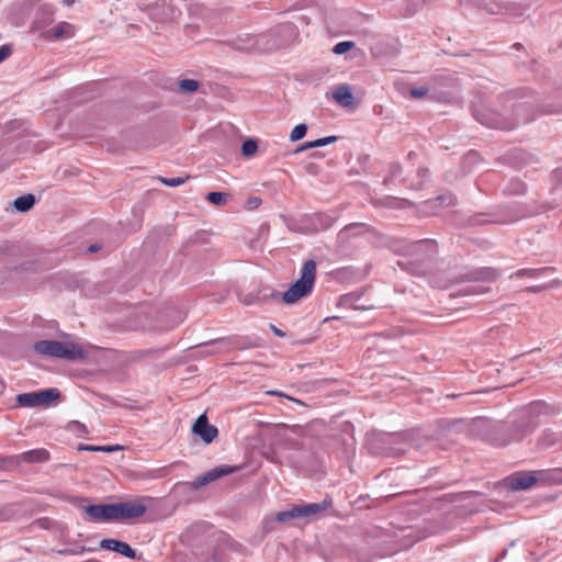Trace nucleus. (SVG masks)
Masks as SVG:
<instances>
[{
  "label": "nucleus",
  "mask_w": 562,
  "mask_h": 562,
  "mask_svg": "<svg viewBox=\"0 0 562 562\" xmlns=\"http://www.w3.org/2000/svg\"><path fill=\"white\" fill-rule=\"evenodd\" d=\"M543 470L516 473L507 479V487L510 491H527L536 483L544 484Z\"/></svg>",
  "instance_id": "6e6552de"
},
{
  "label": "nucleus",
  "mask_w": 562,
  "mask_h": 562,
  "mask_svg": "<svg viewBox=\"0 0 562 562\" xmlns=\"http://www.w3.org/2000/svg\"><path fill=\"white\" fill-rule=\"evenodd\" d=\"M85 512L92 521L115 520L113 504L89 505Z\"/></svg>",
  "instance_id": "ddd939ff"
},
{
  "label": "nucleus",
  "mask_w": 562,
  "mask_h": 562,
  "mask_svg": "<svg viewBox=\"0 0 562 562\" xmlns=\"http://www.w3.org/2000/svg\"><path fill=\"white\" fill-rule=\"evenodd\" d=\"M353 45L355 43L350 41L339 42L334 46L333 53L337 55H342L347 53L351 47H353Z\"/></svg>",
  "instance_id": "c85d7f7f"
},
{
  "label": "nucleus",
  "mask_w": 562,
  "mask_h": 562,
  "mask_svg": "<svg viewBox=\"0 0 562 562\" xmlns=\"http://www.w3.org/2000/svg\"><path fill=\"white\" fill-rule=\"evenodd\" d=\"M497 277H498V273H497V271H496V270H494V269H490V268H487V269H485V270H484L483 278H485V279H487V280L493 281V280H495Z\"/></svg>",
  "instance_id": "f704fd0d"
},
{
  "label": "nucleus",
  "mask_w": 562,
  "mask_h": 562,
  "mask_svg": "<svg viewBox=\"0 0 562 562\" xmlns=\"http://www.w3.org/2000/svg\"><path fill=\"white\" fill-rule=\"evenodd\" d=\"M361 228H362V225H361V224H357V223H353V224L347 225V226H345V227L339 232L338 237H339L340 239L347 238V237L349 236V234H350V233H358Z\"/></svg>",
  "instance_id": "cd10ccee"
},
{
  "label": "nucleus",
  "mask_w": 562,
  "mask_h": 562,
  "mask_svg": "<svg viewBox=\"0 0 562 562\" xmlns=\"http://www.w3.org/2000/svg\"><path fill=\"white\" fill-rule=\"evenodd\" d=\"M4 389H5V384H4V382L2 381V379L0 378V394H2V393H3Z\"/></svg>",
  "instance_id": "de8ad7c7"
},
{
  "label": "nucleus",
  "mask_w": 562,
  "mask_h": 562,
  "mask_svg": "<svg viewBox=\"0 0 562 562\" xmlns=\"http://www.w3.org/2000/svg\"><path fill=\"white\" fill-rule=\"evenodd\" d=\"M199 88V82L193 79H183L179 81V91L183 93L194 92Z\"/></svg>",
  "instance_id": "4be33fe9"
},
{
  "label": "nucleus",
  "mask_w": 562,
  "mask_h": 562,
  "mask_svg": "<svg viewBox=\"0 0 562 562\" xmlns=\"http://www.w3.org/2000/svg\"><path fill=\"white\" fill-rule=\"evenodd\" d=\"M295 35V26L291 23L278 25L259 35L241 34L231 43L237 50L269 52L286 45Z\"/></svg>",
  "instance_id": "f257e3e1"
},
{
  "label": "nucleus",
  "mask_w": 562,
  "mask_h": 562,
  "mask_svg": "<svg viewBox=\"0 0 562 562\" xmlns=\"http://www.w3.org/2000/svg\"><path fill=\"white\" fill-rule=\"evenodd\" d=\"M428 91L426 87H416L409 90V95L414 99H422L428 94Z\"/></svg>",
  "instance_id": "7c9ffc66"
},
{
  "label": "nucleus",
  "mask_w": 562,
  "mask_h": 562,
  "mask_svg": "<svg viewBox=\"0 0 562 562\" xmlns=\"http://www.w3.org/2000/svg\"><path fill=\"white\" fill-rule=\"evenodd\" d=\"M75 2V0H63V3L66 5V7H70Z\"/></svg>",
  "instance_id": "49530a36"
},
{
  "label": "nucleus",
  "mask_w": 562,
  "mask_h": 562,
  "mask_svg": "<svg viewBox=\"0 0 562 562\" xmlns=\"http://www.w3.org/2000/svg\"><path fill=\"white\" fill-rule=\"evenodd\" d=\"M258 150V145L255 139H247L241 145V153L245 157L254 156Z\"/></svg>",
  "instance_id": "5701e85b"
},
{
  "label": "nucleus",
  "mask_w": 562,
  "mask_h": 562,
  "mask_svg": "<svg viewBox=\"0 0 562 562\" xmlns=\"http://www.w3.org/2000/svg\"><path fill=\"white\" fill-rule=\"evenodd\" d=\"M391 171H392L393 176H395L401 171V168L398 165H393V166H391Z\"/></svg>",
  "instance_id": "c03bdc74"
},
{
  "label": "nucleus",
  "mask_w": 562,
  "mask_h": 562,
  "mask_svg": "<svg viewBox=\"0 0 562 562\" xmlns=\"http://www.w3.org/2000/svg\"><path fill=\"white\" fill-rule=\"evenodd\" d=\"M306 132H307V125L299 124L291 131L290 139L292 142H297L305 136Z\"/></svg>",
  "instance_id": "b1692460"
},
{
  "label": "nucleus",
  "mask_w": 562,
  "mask_h": 562,
  "mask_svg": "<svg viewBox=\"0 0 562 562\" xmlns=\"http://www.w3.org/2000/svg\"><path fill=\"white\" fill-rule=\"evenodd\" d=\"M271 330L273 331V334L278 337H284L285 334L284 331H282L281 329H279L278 327H276L274 325H271Z\"/></svg>",
  "instance_id": "58836bf2"
},
{
  "label": "nucleus",
  "mask_w": 562,
  "mask_h": 562,
  "mask_svg": "<svg viewBox=\"0 0 562 562\" xmlns=\"http://www.w3.org/2000/svg\"><path fill=\"white\" fill-rule=\"evenodd\" d=\"M259 203H260L259 199H256L255 201H252V204H255V205H258Z\"/></svg>",
  "instance_id": "8fccbe9b"
},
{
  "label": "nucleus",
  "mask_w": 562,
  "mask_h": 562,
  "mask_svg": "<svg viewBox=\"0 0 562 562\" xmlns=\"http://www.w3.org/2000/svg\"><path fill=\"white\" fill-rule=\"evenodd\" d=\"M266 394L270 395V396L283 397V398H286V400H289L291 402H294V403H296V404H299L301 406H306V404L303 401H301L299 398H295V397H292V396H290V395H288V394H285V393H283L281 391L268 390V391H266Z\"/></svg>",
  "instance_id": "a878e982"
},
{
  "label": "nucleus",
  "mask_w": 562,
  "mask_h": 562,
  "mask_svg": "<svg viewBox=\"0 0 562 562\" xmlns=\"http://www.w3.org/2000/svg\"><path fill=\"white\" fill-rule=\"evenodd\" d=\"M100 249H101V246H100V245H98V244L90 245V246H89V248H88V250H89L90 252H97V251H98V250H100Z\"/></svg>",
  "instance_id": "37998d69"
},
{
  "label": "nucleus",
  "mask_w": 562,
  "mask_h": 562,
  "mask_svg": "<svg viewBox=\"0 0 562 562\" xmlns=\"http://www.w3.org/2000/svg\"><path fill=\"white\" fill-rule=\"evenodd\" d=\"M331 505L328 501L322 503H310L303 505H295L286 510L279 512L276 515L277 521H288L297 518H314L321 512L327 509Z\"/></svg>",
  "instance_id": "20e7f679"
},
{
  "label": "nucleus",
  "mask_w": 562,
  "mask_h": 562,
  "mask_svg": "<svg viewBox=\"0 0 562 562\" xmlns=\"http://www.w3.org/2000/svg\"><path fill=\"white\" fill-rule=\"evenodd\" d=\"M453 200L454 198L450 193H447L438 195L431 203L439 202L440 204L450 205L453 203Z\"/></svg>",
  "instance_id": "2f4dec72"
},
{
  "label": "nucleus",
  "mask_w": 562,
  "mask_h": 562,
  "mask_svg": "<svg viewBox=\"0 0 562 562\" xmlns=\"http://www.w3.org/2000/svg\"><path fill=\"white\" fill-rule=\"evenodd\" d=\"M337 139V136H327V137H322V138H317L313 142H308L306 144H304L300 149L299 151H302V150H305V149H310V148H315V147H322V146H325V145H329L334 142H336Z\"/></svg>",
  "instance_id": "aec40b11"
},
{
  "label": "nucleus",
  "mask_w": 562,
  "mask_h": 562,
  "mask_svg": "<svg viewBox=\"0 0 562 562\" xmlns=\"http://www.w3.org/2000/svg\"><path fill=\"white\" fill-rule=\"evenodd\" d=\"M68 429L70 431L75 432L79 437L88 434V429H87L86 425L78 420L70 422L68 424Z\"/></svg>",
  "instance_id": "393cba45"
},
{
  "label": "nucleus",
  "mask_w": 562,
  "mask_h": 562,
  "mask_svg": "<svg viewBox=\"0 0 562 562\" xmlns=\"http://www.w3.org/2000/svg\"><path fill=\"white\" fill-rule=\"evenodd\" d=\"M422 172L425 176L427 173V169L422 170Z\"/></svg>",
  "instance_id": "603ef678"
},
{
  "label": "nucleus",
  "mask_w": 562,
  "mask_h": 562,
  "mask_svg": "<svg viewBox=\"0 0 562 562\" xmlns=\"http://www.w3.org/2000/svg\"><path fill=\"white\" fill-rule=\"evenodd\" d=\"M115 519H135L142 517L147 509L143 501L121 502L113 504Z\"/></svg>",
  "instance_id": "1a4fd4ad"
},
{
  "label": "nucleus",
  "mask_w": 562,
  "mask_h": 562,
  "mask_svg": "<svg viewBox=\"0 0 562 562\" xmlns=\"http://www.w3.org/2000/svg\"><path fill=\"white\" fill-rule=\"evenodd\" d=\"M514 184L516 186V188L514 190H510V193H522L525 191V184L520 181H516L514 182Z\"/></svg>",
  "instance_id": "4c0bfd02"
},
{
  "label": "nucleus",
  "mask_w": 562,
  "mask_h": 562,
  "mask_svg": "<svg viewBox=\"0 0 562 562\" xmlns=\"http://www.w3.org/2000/svg\"><path fill=\"white\" fill-rule=\"evenodd\" d=\"M257 299L252 295H247L243 302L246 304V305H250V304H254L256 303Z\"/></svg>",
  "instance_id": "ea45409f"
},
{
  "label": "nucleus",
  "mask_w": 562,
  "mask_h": 562,
  "mask_svg": "<svg viewBox=\"0 0 562 562\" xmlns=\"http://www.w3.org/2000/svg\"><path fill=\"white\" fill-rule=\"evenodd\" d=\"M245 347H247V345L244 342V339L237 336L221 337L195 346V348L201 349L205 356L227 353Z\"/></svg>",
  "instance_id": "39448f33"
},
{
  "label": "nucleus",
  "mask_w": 562,
  "mask_h": 562,
  "mask_svg": "<svg viewBox=\"0 0 562 562\" xmlns=\"http://www.w3.org/2000/svg\"><path fill=\"white\" fill-rule=\"evenodd\" d=\"M333 98L338 104H340L345 108L353 105V102H355L351 89L348 86L338 87L334 91Z\"/></svg>",
  "instance_id": "dca6fc26"
},
{
  "label": "nucleus",
  "mask_w": 562,
  "mask_h": 562,
  "mask_svg": "<svg viewBox=\"0 0 562 562\" xmlns=\"http://www.w3.org/2000/svg\"><path fill=\"white\" fill-rule=\"evenodd\" d=\"M270 295L274 297V296H277L278 294H277L274 291H272Z\"/></svg>",
  "instance_id": "3c124183"
},
{
  "label": "nucleus",
  "mask_w": 562,
  "mask_h": 562,
  "mask_svg": "<svg viewBox=\"0 0 562 562\" xmlns=\"http://www.w3.org/2000/svg\"><path fill=\"white\" fill-rule=\"evenodd\" d=\"M490 441H491V443H493L495 446H505V445L508 443V440L498 441V440L493 439V438H491Z\"/></svg>",
  "instance_id": "79ce46f5"
},
{
  "label": "nucleus",
  "mask_w": 562,
  "mask_h": 562,
  "mask_svg": "<svg viewBox=\"0 0 562 562\" xmlns=\"http://www.w3.org/2000/svg\"><path fill=\"white\" fill-rule=\"evenodd\" d=\"M477 427H485L487 425V422L485 419H479L476 420Z\"/></svg>",
  "instance_id": "a18cd8bd"
},
{
  "label": "nucleus",
  "mask_w": 562,
  "mask_h": 562,
  "mask_svg": "<svg viewBox=\"0 0 562 562\" xmlns=\"http://www.w3.org/2000/svg\"><path fill=\"white\" fill-rule=\"evenodd\" d=\"M228 198L229 195L225 192H210L206 195V200L210 203L218 206L226 205L228 202Z\"/></svg>",
  "instance_id": "412c9836"
},
{
  "label": "nucleus",
  "mask_w": 562,
  "mask_h": 562,
  "mask_svg": "<svg viewBox=\"0 0 562 562\" xmlns=\"http://www.w3.org/2000/svg\"><path fill=\"white\" fill-rule=\"evenodd\" d=\"M14 459L18 463H41L49 459V452L44 448H37L16 454Z\"/></svg>",
  "instance_id": "4468645a"
},
{
  "label": "nucleus",
  "mask_w": 562,
  "mask_h": 562,
  "mask_svg": "<svg viewBox=\"0 0 562 562\" xmlns=\"http://www.w3.org/2000/svg\"><path fill=\"white\" fill-rule=\"evenodd\" d=\"M544 484L562 485V468L543 470Z\"/></svg>",
  "instance_id": "6ab92c4d"
},
{
  "label": "nucleus",
  "mask_w": 562,
  "mask_h": 562,
  "mask_svg": "<svg viewBox=\"0 0 562 562\" xmlns=\"http://www.w3.org/2000/svg\"><path fill=\"white\" fill-rule=\"evenodd\" d=\"M34 350L52 358L79 360L86 357L85 350L74 342L57 340H40L33 345Z\"/></svg>",
  "instance_id": "7ed1b4c3"
},
{
  "label": "nucleus",
  "mask_w": 562,
  "mask_h": 562,
  "mask_svg": "<svg viewBox=\"0 0 562 562\" xmlns=\"http://www.w3.org/2000/svg\"><path fill=\"white\" fill-rule=\"evenodd\" d=\"M120 449H122L121 446H100L99 451H102V452H113V451H117Z\"/></svg>",
  "instance_id": "e433bc0d"
},
{
  "label": "nucleus",
  "mask_w": 562,
  "mask_h": 562,
  "mask_svg": "<svg viewBox=\"0 0 562 562\" xmlns=\"http://www.w3.org/2000/svg\"><path fill=\"white\" fill-rule=\"evenodd\" d=\"M425 244H426V241L420 240V241H417V243L415 244V246L420 248V247H423Z\"/></svg>",
  "instance_id": "09e8293b"
},
{
  "label": "nucleus",
  "mask_w": 562,
  "mask_h": 562,
  "mask_svg": "<svg viewBox=\"0 0 562 562\" xmlns=\"http://www.w3.org/2000/svg\"><path fill=\"white\" fill-rule=\"evenodd\" d=\"M552 271V268H541V269H520L510 274V279L514 278H522L527 277L529 279H537L547 272Z\"/></svg>",
  "instance_id": "a211bd4d"
},
{
  "label": "nucleus",
  "mask_w": 562,
  "mask_h": 562,
  "mask_svg": "<svg viewBox=\"0 0 562 562\" xmlns=\"http://www.w3.org/2000/svg\"><path fill=\"white\" fill-rule=\"evenodd\" d=\"M473 115L477 122L491 128H498L509 131L513 130L517 123L514 120L504 117L499 113L492 110L483 109L473 111Z\"/></svg>",
  "instance_id": "0eeeda50"
},
{
  "label": "nucleus",
  "mask_w": 562,
  "mask_h": 562,
  "mask_svg": "<svg viewBox=\"0 0 562 562\" xmlns=\"http://www.w3.org/2000/svg\"><path fill=\"white\" fill-rule=\"evenodd\" d=\"M35 204V196L33 194H25L16 198L13 205L18 212L24 213L30 211Z\"/></svg>",
  "instance_id": "f3484780"
},
{
  "label": "nucleus",
  "mask_w": 562,
  "mask_h": 562,
  "mask_svg": "<svg viewBox=\"0 0 562 562\" xmlns=\"http://www.w3.org/2000/svg\"><path fill=\"white\" fill-rule=\"evenodd\" d=\"M187 179H188V177L187 178H183V177H175V178L161 177V178H159V181L162 184L167 186V187H179V186L183 184Z\"/></svg>",
  "instance_id": "bb28decb"
},
{
  "label": "nucleus",
  "mask_w": 562,
  "mask_h": 562,
  "mask_svg": "<svg viewBox=\"0 0 562 562\" xmlns=\"http://www.w3.org/2000/svg\"><path fill=\"white\" fill-rule=\"evenodd\" d=\"M11 47L8 45H3L0 47V63H2L5 58L11 55Z\"/></svg>",
  "instance_id": "72a5a7b5"
},
{
  "label": "nucleus",
  "mask_w": 562,
  "mask_h": 562,
  "mask_svg": "<svg viewBox=\"0 0 562 562\" xmlns=\"http://www.w3.org/2000/svg\"><path fill=\"white\" fill-rule=\"evenodd\" d=\"M100 449V446H91V445H79L78 446V450L79 451H93V452H97L99 451Z\"/></svg>",
  "instance_id": "c9c22d12"
},
{
  "label": "nucleus",
  "mask_w": 562,
  "mask_h": 562,
  "mask_svg": "<svg viewBox=\"0 0 562 562\" xmlns=\"http://www.w3.org/2000/svg\"><path fill=\"white\" fill-rule=\"evenodd\" d=\"M60 396L57 389H45L38 392L21 393L16 396V403L21 407H41L48 406Z\"/></svg>",
  "instance_id": "423d86ee"
},
{
  "label": "nucleus",
  "mask_w": 562,
  "mask_h": 562,
  "mask_svg": "<svg viewBox=\"0 0 562 562\" xmlns=\"http://www.w3.org/2000/svg\"><path fill=\"white\" fill-rule=\"evenodd\" d=\"M316 279V262L306 260L300 271V278L281 295L286 304H294L302 297L310 295Z\"/></svg>",
  "instance_id": "f03ea898"
},
{
  "label": "nucleus",
  "mask_w": 562,
  "mask_h": 562,
  "mask_svg": "<svg viewBox=\"0 0 562 562\" xmlns=\"http://www.w3.org/2000/svg\"><path fill=\"white\" fill-rule=\"evenodd\" d=\"M192 432L199 436L205 445H210L218 436V430L211 425L205 414H201L192 425Z\"/></svg>",
  "instance_id": "9b49d317"
},
{
  "label": "nucleus",
  "mask_w": 562,
  "mask_h": 562,
  "mask_svg": "<svg viewBox=\"0 0 562 562\" xmlns=\"http://www.w3.org/2000/svg\"><path fill=\"white\" fill-rule=\"evenodd\" d=\"M94 549H92V548H88V547L81 546V547H76V548H72V549L60 550L59 553L60 554L74 555V554H80V553H83V552H91Z\"/></svg>",
  "instance_id": "c756f323"
},
{
  "label": "nucleus",
  "mask_w": 562,
  "mask_h": 562,
  "mask_svg": "<svg viewBox=\"0 0 562 562\" xmlns=\"http://www.w3.org/2000/svg\"><path fill=\"white\" fill-rule=\"evenodd\" d=\"M237 470V467L223 464L203 473L202 475H199L192 481L191 485L194 490H199L202 486H205L225 475H229L236 472Z\"/></svg>",
  "instance_id": "9d476101"
},
{
  "label": "nucleus",
  "mask_w": 562,
  "mask_h": 562,
  "mask_svg": "<svg viewBox=\"0 0 562 562\" xmlns=\"http://www.w3.org/2000/svg\"><path fill=\"white\" fill-rule=\"evenodd\" d=\"M182 322V317L180 314H178L177 316V321L171 324L170 326H167L166 329L169 330V329H172L173 327H176L178 324H180Z\"/></svg>",
  "instance_id": "a19ab883"
},
{
  "label": "nucleus",
  "mask_w": 562,
  "mask_h": 562,
  "mask_svg": "<svg viewBox=\"0 0 562 562\" xmlns=\"http://www.w3.org/2000/svg\"><path fill=\"white\" fill-rule=\"evenodd\" d=\"M553 286H554V283H548V284H543V285H533V286L527 288L526 291L532 292V293H539L544 290L551 289Z\"/></svg>",
  "instance_id": "473e14b6"
},
{
  "label": "nucleus",
  "mask_w": 562,
  "mask_h": 562,
  "mask_svg": "<svg viewBox=\"0 0 562 562\" xmlns=\"http://www.w3.org/2000/svg\"><path fill=\"white\" fill-rule=\"evenodd\" d=\"M99 547L102 550L117 552L127 559L134 560L137 558L136 551L127 542L121 540L103 539L100 541Z\"/></svg>",
  "instance_id": "f8f14e48"
},
{
  "label": "nucleus",
  "mask_w": 562,
  "mask_h": 562,
  "mask_svg": "<svg viewBox=\"0 0 562 562\" xmlns=\"http://www.w3.org/2000/svg\"><path fill=\"white\" fill-rule=\"evenodd\" d=\"M75 35V27L72 24L67 22H60L54 27L46 31L45 36L48 40H63L70 38Z\"/></svg>",
  "instance_id": "2eb2a0df"
}]
</instances>
